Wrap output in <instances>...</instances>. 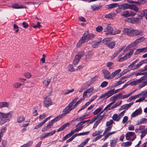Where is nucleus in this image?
I'll use <instances>...</instances> for the list:
<instances>
[{"label": "nucleus", "instance_id": "obj_3", "mask_svg": "<svg viewBox=\"0 0 147 147\" xmlns=\"http://www.w3.org/2000/svg\"><path fill=\"white\" fill-rule=\"evenodd\" d=\"M76 100V99L73 100L68 105L66 106L65 108L63 109L62 111L63 113L62 114L64 116L69 113L71 111L74 109V108L72 106V105Z\"/></svg>", "mask_w": 147, "mask_h": 147}, {"label": "nucleus", "instance_id": "obj_54", "mask_svg": "<svg viewBox=\"0 0 147 147\" xmlns=\"http://www.w3.org/2000/svg\"><path fill=\"white\" fill-rule=\"evenodd\" d=\"M7 142L6 140H3L1 142L0 147H6Z\"/></svg>", "mask_w": 147, "mask_h": 147}, {"label": "nucleus", "instance_id": "obj_48", "mask_svg": "<svg viewBox=\"0 0 147 147\" xmlns=\"http://www.w3.org/2000/svg\"><path fill=\"white\" fill-rule=\"evenodd\" d=\"M112 128V126H109L105 130L103 134V135H105L109 131H110Z\"/></svg>", "mask_w": 147, "mask_h": 147}, {"label": "nucleus", "instance_id": "obj_13", "mask_svg": "<svg viewBox=\"0 0 147 147\" xmlns=\"http://www.w3.org/2000/svg\"><path fill=\"white\" fill-rule=\"evenodd\" d=\"M53 123L52 121L51 120L47 125L44 126L42 129V131L43 132H45L49 129L53 125Z\"/></svg>", "mask_w": 147, "mask_h": 147}, {"label": "nucleus", "instance_id": "obj_61", "mask_svg": "<svg viewBox=\"0 0 147 147\" xmlns=\"http://www.w3.org/2000/svg\"><path fill=\"white\" fill-rule=\"evenodd\" d=\"M97 77V76H96L94 77H93L89 81L92 84L94 83L96 80V78Z\"/></svg>", "mask_w": 147, "mask_h": 147}, {"label": "nucleus", "instance_id": "obj_31", "mask_svg": "<svg viewBox=\"0 0 147 147\" xmlns=\"http://www.w3.org/2000/svg\"><path fill=\"white\" fill-rule=\"evenodd\" d=\"M133 52L134 51L133 50L131 49L130 50V51L129 53L125 54L124 56L126 60L130 57Z\"/></svg>", "mask_w": 147, "mask_h": 147}, {"label": "nucleus", "instance_id": "obj_16", "mask_svg": "<svg viewBox=\"0 0 147 147\" xmlns=\"http://www.w3.org/2000/svg\"><path fill=\"white\" fill-rule=\"evenodd\" d=\"M85 98H81L80 99V100L78 101L76 103V102L77 100H78V97H76V98H74V99H73V100H74V99H76V100L75 102H74V103H73V104L72 105V106H73V107H74V109H75V108L76 107H77V106Z\"/></svg>", "mask_w": 147, "mask_h": 147}, {"label": "nucleus", "instance_id": "obj_32", "mask_svg": "<svg viewBox=\"0 0 147 147\" xmlns=\"http://www.w3.org/2000/svg\"><path fill=\"white\" fill-rule=\"evenodd\" d=\"M51 79H46L43 82V84L45 86L46 88H47L49 84L50 83Z\"/></svg>", "mask_w": 147, "mask_h": 147}, {"label": "nucleus", "instance_id": "obj_40", "mask_svg": "<svg viewBox=\"0 0 147 147\" xmlns=\"http://www.w3.org/2000/svg\"><path fill=\"white\" fill-rule=\"evenodd\" d=\"M129 8L131 9L134 10L136 12L138 11V7L133 5H129Z\"/></svg>", "mask_w": 147, "mask_h": 147}, {"label": "nucleus", "instance_id": "obj_34", "mask_svg": "<svg viewBox=\"0 0 147 147\" xmlns=\"http://www.w3.org/2000/svg\"><path fill=\"white\" fill-rule=\"evenodd\" d=\"M113 120L115 121H119L120 119V117L119 116V115H118L117 114H114L112 117Z\"/></svg>", "mask_w": 147, "mask_h": 147}, {"label": "nucleus", "instance_id": "obj_33", "mask_svg": "<svg viewBox=\"0 0 147 147\" xmlns=\"http://www.w3.org/2000/svg\"><path fill=\"white\" fill-rule=\"evenodd\" d=\"M64 116L62 114L60 115L59 116H58L56 117H55L53 119L51 120V121H52L54 123L55 122H56L60 119L63 117Z\"/></svg>", "mask_w": 147, "mask_h": 147}, {"label": "nucleus", "instance_id": "obj_12", "mask_svg": "<svg viewBox=\"0 0 147 147\" xmlns=\"http://www.w3.org/2000/svg\"><path fill=\"white\" fill-rule=\"evenodd\" d=\"M122 93H119L116 95H115L111 97L110 100L111 101H114L118 99H122Z\"/></svg>", "mask_w": 147, "mask_h": 147}, {"label": "nucleus", "instance_id": "obj_6", "mask_svg": "<svg viewBox=\"0 0 147 147\" xmlns=\"http://www.w3.org/2000/svg\"><path fill=\"white\" fill-rule=\"evenodd\" d=\"M114 94L113 90L111 89L105 94H102L100 96L99 98L101 99L102 98H104L105 99H107Z\"/></svg>", "mask_w": 147, "mask_h": 147}, {"label": "nucleus", "instance_id": "obj_63", "mask_svg": "<svg viewBox=\"0 0 147 147\" xmlns=\"http://www.w3.org/2000/svg\"><path fill=\"white\" fill-rule=\"evenodd\" d=\"M94 89L93 87H91L90 88L86 90L87 92L88 93H91L94 90Z\"/></svg>", "mask_w": 147, "mask_h": 147}, {"label": "nucleus", "instance_id": "obj_27", "mask_svg": "<svg viewBox=\"0 0 147 147\" xmlns=\"http://www.w3.org/2000/svg\"><path fill=\"white\" fill-rule=\"evenodd\" d=\"M147 63V59L142 60L139 62L138 63L136 67V68H139L143 64Z\"/></svg>", "mask_w": 147, "mask_h": 147}, {"label": "nucleus", "instance_id": "obj_7", "mask_svg": "<svg viewBox=\"0 0 147 147\" xmlns=\"http://www.w3.org/2000/svg\"><path fill=\"white\" fill-rule=\"evenodd\" d=\"M102 72L104 75V78L108 80L112 79L111 74H110L109 72L107 70L104 69L102 70Z\"/></svg>", "mask_w": 147, "mask_h": 147}, {"label": "nucleus", "instance_id": "obj_24", "mask_svg": "<svg viewBox=\"0 0 147 147\" xmlns=\"http://www.w3.org/2000/svg\"><path fill=\"white\" fill-rule=\"evenodd\" d=\"M101 6L98 5H94L91 6L92 9L94 11L99 10L101 8Z\"/></svg>", "mask_w": 147, "mask_h": 147}, {"label": "nucleus", "instance_id": "obj_42", "mask_svg": "<svg viewBox=\"0 0 147 147\" xmlns=\"http://www.w3.org/2000/svg\"><path fill=\"white\" fill-rule=\"evenodd\" d=\"M121 16H123L125 18L129 17V11H125L123 12V13L121 15Z\"/></svg>", "mask_w": 147, "mask_h": 147}, {"label": "nucleus", "instance_id": "obj_64", "mask_svg": "<svg viewBox=\"0 0 147 147\" xmlns=\"http://www.w3.org/2000/svg\"><path fill=\"white\" fill-rule=\"evenodd\" d=\"M24 75L26 77L28 78H30L31 76V75L29 72H26L24 74Z\"/></svg>", "mask_w": 147, "mask_h": 147}, {"label": "nucleus", "instance_id": "obj_52", "mask_svg": "<svg viewBox=\"0 0 147 147\" xmlns=\"http://www.w3.org/2000/svg\"><path fill=\"white\" fill-rule=\"evenodd\" d=\"M102 108L101 107H99L95 110L93 112V114L94 115H96L98 113L102 110Z\"/></svg>", "mask_w": 147, "mask_h": 147}, {"label": "nucleus", "instance_id": "obj_44", "mask_svg": "<svg viewBox=\"0 0 147 147\" xmlns=\"http://www.w3.org/2000/svg\"><path fill=\"white\" fill-rule=\"evenodd\" d=\"M90 121V120L88 119L87 120L84 121H81L78 123L76 126V127H77L79 126L82 125L84 124L87 122Z\"/></svg>", "mask_w": 147, "mask_h": 147}, {"label": "nucleus", "instance_id": "obj_23", "mask_svg": "<svg viewBox=\"0 0 147 147\" xmlns=\"http://www.w3.org/2000/svg\"><path fill=\"white\" fill-rule=\"evenodd\" d=\"M102 39H100L98 41L95 42H94L92 44V46L93 48L97 47L99 45L101 42Z\"/></svg>", "mask_w": 147, "mask_h": 147}, {"label": "nucleus", "instance_id": "obj_47", "mask_svg": "<svg viewBox=\"0 0 147 147\" xmlns=\"http://www.w3.org/2000/svg\"><path fill=\"white\" fill-rule=\"evenodd\" d=\"M147 9H145L140 12L139 15L141 17H143L145 16L146 13H147Z\"/></svg>", "mask_w": 147, "mask_h": 147}, {"label": "nucleus", "instance_id": "obj_28", "mask_svg": "<svg viewBox=\"0 0 147 147\" xmlns=\"http://www.w3.org/2000/svg\"><path fill=\"white\" fill-rule=\"evenodd\" d=\"M147 63V59L142 60L139 62L138 63L136 67V68H139L143 64Z\"/></svg>", "mask_w": 147, "mask_h": 147}, {"label": "nucleus", "instance_id": "obj_37", "mask_svg": "<svg viewBox=\"0 0 147 147\" xmlns=\"http://www.w3.org/2000/svg\"><path fill=\"white\" fill-rule=\"evenodd\" d=\"M119 5V4L117 3H115L109 4L107 5L108 9H112L117 7Z\"/></svg>", "mask_w": 147, "mask_h": 147}, {"label": "nucleus", "instance_id": "obj_25", "mask_svg": "<svg viewBox=\"0 0 147 147\" xmlns=\"http://www.w3.org/2000/svg\"><path fill=\"white\" fill-rule=\"evenodd\" d=\"M116 16V13H111L109 14H106L105 17L106 18L112 19L115 17Z\"/></svg>", "mask_w": 147, "mask_h": 147}, {"label": "nucleus", "instance_id": "obj_1", "mask_svg": "<svg viewBox=\"0 0 147 147\" xmlns=\"http://www.w3.org/2000/svg\"><path fill=\"white\" fill-rule=\"evenodd\" d=\"M95 36V35L89 33L88 31H87L84 34L79 42L77 44V47H80L84 43L86 40L88 41L92 39Z\"/></svg>", "mask_w": 147, "mask_h": 147}, {"label": "nucleus", "instance_id": "obj_21", "mask_svg": "<svg viewBox=\"0 0 147 147\" xmlns=\"http://www.w3.org/2000/svg\"><path fill=\"white\" fill-rule=\"evenodd\" d=\"M117 139L116 138L113 140H111L110 145L111 147H115L116 146L117 142Z\"/></svg>", "mask_w": 147, "mask_h": 147}, {"label": "nucleus", "instance_id": "obj_55", "mask_svg": "<svg viewBox=\"0 0 147 147\" xmlns=\"http://www.w3.org/2000/svg\"><path fill=\"white\" fill-rule=\"evenodd\" d=\"M102 27L100 26H98L96 28V30L98 32H101L102 31Z\"/></svg>", "mask_w": 147, "mask_h": 147}, {"label": "nucleus", "instance_id": "obj_50", "mask_svg": "<svg viewBox=\"0 0 147 147\" xmlns=\"http://www.w3.org/2000/svg\"><path fill=\"white\" fill-rule=\"evenodd\" d=\"M80 59H78L76 57H75L74 60L73 62V64L74 65H76L79 63Z\"/></svg>", "mask_w": 147, "mask_h": 147}, {"label": "nucleus", "instance_id": "obj_8", "mask_svg": "<svg viewBox=\"0 0 147 147\" xmlns=\"http://www.w3.org/2000/svg\"><path fill=\"white\" fill-rule=\"evenodd\" d=\"M146 78V77L145 76H143L139 79H137L135 81L131 82L129 84L131 86H132L136 85L141 83L142 81L145 80Z\"/></svg>", "mask_w": 147, "mask_h": 147}, {"label": "nucleus", "instance_id": "obj_62", "mask_svg": "<svg viewBox=\"0 0 147 147\" xmlns=\"http://www.w3.org/2000/svg\"><path fill=\"white\" fill-rule=\"evenodd\" d=\"M147 85V80L146 81H145L142 83L141 84H140L139 86V87L140 88H141L142 87H144L145 85Z\"/></svg>", "mask_w": 147, "mask_h": 147}, {"label": "nucleus", "instance_id": "obj_49", "mask_svg": "<svg viewBox=\"0 0 147 147\" xmlns=\"http://www.w3.org/2000/svg\"><path fill=\"white\" fill-rule=\"evenodd\" d=\"M21 85V83L19 82H16L13 84V86L14 88H19Z\"/></svg>", "mask_w": 147, "mask_h": 147}, {"label": "nucleus", "instance_id": "obj_41", "mask_svg": "<svg viewBox=\"0 0 147 147\" xmlns=\"http://www.w3.org/2000/svg\"><path fill=\"white\" fill-rule=\"evenodd\" d=\"M84 51H82L81 52H79L78 54L76 55L75 57H76L78 59H80L84 55Z\"/></svg>", "mask_w": 147, "mask_h": 147}, {"label": "nucleus", "instance_id": "obj_30", "mask_svg": "<svg viewBox=\"0 0 147 147\" xmlns=\"http://www.w3.org/2000/svg\"><path fill=\"white\" fill-rule=\"evenodd\" d=\"M25 118L22 115H20L18 117L17 119V122L18 123H20L24 121Z\"/></svg>", "mask_w": 147, "mask_h": 147}, {"label": "nucleus", "instance_id": "obj_9", "mask_svg": "<svg viewBox=\"0 0 147 147\" xmlns=\"http://www.w3.org/2000/svg\"><path fill=\"white\" fill-rule=\"evenodd\" d=\"M134 29L131 28H124L123 32L124 33L130 36H133Z\"/></svg>", "mask_w": 147, "mask_h": 147}, {"label": "nucleus", "instance_id": "obj_4", "mask_svg": "<svg viewBox=\"0 0 147 147\" xmlns=\"http://www.w3.org/2000/svg\"><path fill=\"white\" fill-rule=\"evenodd\" d=\"M13 113L12 111L9 112L7 113H5L1 112H0V118L1 119H0V122L2 124H4L7 121L6 119H3L7 118H10L11 117V116Z\"/></svg>", "mask_w": 147, "mask_h": 147}, {"label": "nucleus", "instance_id": "obj_43", "mask_svg": "<svg viewBox=\"0 0 147 147\" xmlns=\"http://www.w3.org/2000/svg\"><path fill=\"white\" fill-rule=\"evenodd\" d=\"M86 118L84 115L81 116L77 118L76 120L78 121H79L83 120Z\"/></svg>", "mask_w": 147, "mask_h": 147}, {"label": "nucleus", "instance_id": "obj_14", "mask_svg": "<svg viewBox=\"0 0 147 147\" xmlns=\"http://www.w3.org/2000/svg\"><path fill=\"white\" fill-rule=\"evenodd\" d=\"M145 39V38L144 37H140L136 40L130 45L132 47L134 46L138 43L144 41Z\"/></svg>", "mask_w": 147, "mask_h": 147}, {"label": "nucleus", "instance_id": "obj_39", "mask_svg": "<svg viewBox=\"0 0 147 147\" xmlns=\"http://www.w3.org/2000/svg\"><path fill=\"white\" fill-rule=\"evenodd\" d=\"M132 143L131 142H127L123 143L121 144V145L124 147H126L130 146L132 144Z\"/></svg>", "mask_w": 147, "mask_h": 147}, {"label": "nucleus", "instance_id": "obj_38", "mask_svg": "<svg viewBox=\"0 0 147 147\" xmlns=\"http://www.w3.org/2000/svg\"><path fill=\"white\" fill-rule=\"evenodd\" d=\"M9 104L6 102H0V108L4 107H8Z\"/></svg>", "mask_w": 147, "mask_h": 147}, {"label": "nucleus", "instance_id": "obj_60", "mask_svg": "<svg viewBox=\"0 0 147 147\" xmlns=\"http://www.w3.org/2000/svg\"><path fill=\"white\" fill-rule=\"evenodd\" d=\"M113 123V120L112 119H111L109 121H108L106 122V125L107 126H109L112 124Z\"/></svg>", "mask_w": 147, "mask_h": 147}, {"label": "nucleus", "instance_id": "obj_15", "mask_svg": "<svg viewBox=\"0 0 147 147\" xmlns=\"http://www.w3.org/2000/svg\"><path fill=\"white\" fill-rule=\"evenodd\" d=\"M127 78V76H123L115 84V85L113 86V87H115L119 85L122 84L125 82L126 80H125V78Z\"/></svg>", "mask_w": 147, "mask_h": 147}, {"label": "nucleus", "instance_id": "obj_45", "mask_svg": "<svg viewBox=\"0 0 147 147\" xmlns=\"http://www.w3.org/2000/svg\"><path fill=\"white\" fill-rule=\"evenodd\" d=\"M32 144L33 142L31 141H30L27 143L25 144L22 146L23 147H29L32 145Z\"/></svg>", "mask_w": 147, "mask_h": 147}, {"label": "nucleus", "instance_id": "obj_19", "mask_svg": "<svg viewBox=\"0 0 147 147\" xmlns=\"http://www.w3.org/2000/svg\"><path fill=\"white\" fill-rule=\"evenodd\" d=\"M142 113V109H139L136 110L133 112L131 115V117H135Z\"/></svg>", "mask_w": 147, "mask_h": 147}, {"label": "nucleus", "instance_id": "obj_10", "mask_svg": "<svg viewBox=\"0 0 147 147\" xmlns=\"http://www.w3.org/2000/svg\"><path fill=\"white\" fill-rule=\"evenodd\" d=\"M44 105L45 107L47 108L52 105L51 99L49 98H46L43 101Z\"/></svg>", "mask_w": 147, "mask_h": 147}, {"label": "nucleus", "instance_id": "obj_5", "mask_svg": "<svg viewBox=\"0 0 147 147\" xmlns=\"http://www.w3.org/2000/svg\"><path fill=\"white\" fill-rule=\"evenodd\" d=\"M126 140L133 141L136 138V135L134 132H129L127 133L125 135Z\"/></svg>", "mask_w": 147, "mask_h": 147}, {"label": "nucleus", "instance_id": "obj_36", "mask_svg": "<svg viewBox=\"0 0 147 147\" xmlns=\"http://www.w3.org/2000/svg\"><path fill=\"white\" fill-rule=\"evenodd\" d=\"M89 139L88 138L85 140L81 144L79 145L78 147H83L88 142Z\"/></svg>", "mask_w": 147, "mask_h": 147}, {"label": "nucleus", "instance_id": "obj_22", "mask_svg": "<svg viewBox=\"0 0 147 147\" xmlns=\"http://www.w3.org/2000/svg\"><path fill=\"white\" fill-rule=\"evenodd\" d=\"M69 125V123H66L63 124L61 127L59 128L57 130V132L61 131L64 129L65 128Z\"/></svg>", "mask_w": 147, "mask_h": 147}, {"label": "nucleus", "instance_id": "obj_2", "mask_svg": "<svg viewBox=\"0 0 147 147\" xmlns=\"http://www.w3.org/2000/svg\"><path fill=\"white\" fill-rule=\"evenodd\" d=\"M102 42L104 44L106 45L111 49L114 48L115 45L116 43L114 40H112V38H107L103 39Z\"/></svg>", "mask_w": 147, "mask_h": 147}, {"label": "nucleus", "instance_id": "obj_59", "mask_svg": "<svg viewBox=\"0 0 147 147\" xmlns=\"http://www.w3.org/2000/svg\"><path fill=\"white\" fill-rule=\"evenodd\" d=\"M121 32V30L119 29H116L115 31H113L112 35H114L120 33Z\"/></svg>", "mask_w": 147, "mask_h": 147}, {"label": "nucleus", "instance_id": "obj_57", "mask_svg": "<svg viewBox=\"0 0 147 147\" xmlns=\"http://www.w3.org/2000/svg\"><path fill=\"white\" fill-rule=\"evenodd\" d=\"M83 126L81 125L79 126L76 127H78L77 128H76L74 130L75 132H78V131H80L83 127Z\"/></svg>", "mask_w": 147, "mask_h": 147}, {"label": "nucleus", "instance_id": "obj_53", "mask_svg": "<svg viewBox=\"0 0 147 147\" xmlns=\"http://www.w3.org/2000/svg\"><path fill=\"white\" fill-rule=\"evenodd\" d=\"M129 107L127 104L123 105L121 106L120 109L119 110H122L124 109H127Z\"/></svg>", "mask_w": 147, "mask_h": 147}, {"label": "nucleus", "instance_id": "obj_18", "mask_svg": "<svg viewBox=\"0 0 147 147\" xmlns=\"http://www.w3.org/2000/svg\"><path fill=\"white\" fill-rule=\"evenodd\" d=\"M143 34V31L140 30H134L133 36L138 35H142Z\"/></svg>", "mask_w": 147, "mask_h": 147}, {"label": "nucleus", "instance_id": "obj_29", "mask_svg": "<svg viewBox=\"0 0 147 147\" xmlns=\"http://www.w3.org/2000/svg\"><path fill=\"white\" fill-rule=\"evenodd\" d=\"M147 63V59L142 60L139 62L138 63L136 67V68H139L143 64Z\"/></svg>", "mask_w": 147, "mask_h": 147}, {"label": "nucleus", "instance_id": "obj_56", "mask_svg": "<svg viewBox=\"0 0 147 147\" xmlns=\"http://www.w3.org/2000/svg\"><path fill=\"white\" fill-rule=\"evenodd\" d=\"M108 84V82L107 81H104L100 84V86L102 88H104Z\"/></svg>", "mask_w": 147, "mask_h": 147}, {"label": "nucleus", "instance_id": "obj_11", "mask_svg": "<svg viewBox=\"0 0 147 147\" xmlns=\"http://www.w3.org/2000/svg\"><path fill=\"white\" fill-rule=\"evenodd\" d=\"M113 28L111 26H107L104 29V31L105 32H107L105 33L106 36H108V34L112 35L113 31Z\"/></svg>", "mask_w": 147, "mask_h": 147}, {"label": "nucleus", "instance_id": "obj_35", "mask_svg": "<svg viewBox=\"0 0 147 147\" xmlns=\"http://www.w3.org/2000/svg\"><path fill=\"white\" fill-rule=\"evenodd\" d=\"M121 69H119L115 71L114 72H112L111 73L112 79L119 73L121 72Z\"/></svg>", "mask_w": 147, "mask_h": 147}, {"label": "nucleus", "instance_id": "obj_51", "mask_svg": "<svg viewBox=\"0 0 147 147\" xmlns=\"http://www.w3.org/2000/svg\"><path fill=\"white\" fill-rule=\"evenodd\" d=\"M133 93V92H131V93H130L128 94H125V95H122V98H121L122 99H124V98H127L131 94H132Z\"/></svg>", "mask_w": 147, "mask_h": 147}, {"label": "nucleus", "instance_id": "obj_17", "mask_svg": "<svg viewBox=\"0 0 147 147\" xmlns=\"http://www.w3.org/2000/svg\"><path fill=\"white\" fill-rule=\"evenodd\" d=\"M147 51V47L137 49L136 51L134 52V54L135 55L141 53H145Z\"/></svg>", "mask_w": 147, "mask_h": 147}, {"label": "nucleus", "instance_id": "obj_20", "mask_svg": "<svg viewBox=\"0 0 147 147\" xmlns=\"http://www.w3.org/2000/svg\"><path fill=\"white\" fill-rule=\"evenodd\" d=\"M129 5L128 4H123L120 5L119 6V8L121 9H126L129 8Z\"/></svg>", "mask_w": 147, "mask_h": 147}, {"label": "nucleus", "instance_id": "obj_58", "mask_svg": "<svg viewBox=\"0 0 147 147\" xmlns=\"http://www.w3.org/2000/svg\"><path fill=\"white\" fill-rule=\"evenodd\" d=\"M32 26L34 28H39L40 27L41 25H40V23L39 22H37V25H34V24H32Z\"/></svg>", "mask_w": 147, "mask_h": 147}, {"label": "nucleus", "instance_id": "obj_26", "mask_svg": "<svg viewBox=\"0 0 147 147\" xmlns=\"http://www.w3.org/2000/svg\"><path fill=\"white\" fill-rule=\"evenodd\" d=\"M103 131L102 129H100L98 131H96L95 132L93 133L92 134L93 137H95L96 136L100 135V134L102 133Z\"/></svg>", "mask_w": 147, "mask_h": 147}, {"label": "nucleus", "instance_id": "obj_46", "mask_svg": "<svg viewBox=\"0 0 147 147\" xmlns=\"http://www.w3.org/2000/svg\"><path fill=\"white\" fill-rule=\"evenodd\" d=\"M67 68H68V71H69L73 72L75 70L74 68L73 67L72 64L69 65H68Z\"/></svg>", "mask_w": 147, "mask_h": 147}]
</instances>
